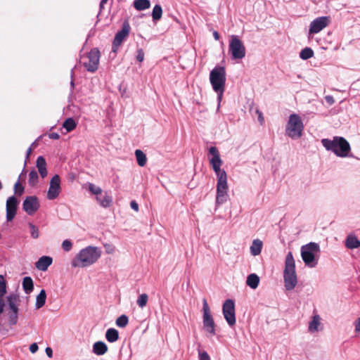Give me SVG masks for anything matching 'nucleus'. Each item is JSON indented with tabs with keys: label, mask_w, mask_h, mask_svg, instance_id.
<instances>
[{
	"label": "nucleus",
	"mask_w": 360,
	"mask_h": 360,
	"mask_svg": "<svg viewBox=\"0 0 360 360\" xmlns=\"http://www.w3.org/2000/svg\"><path fill=\"white\" fill-rule=\"evenodd\" d=\"M210 165L214 171L217 178V195L216 205L219 206L226 202L228 195L227 175L224 169H221L222 165L221 159H210Z\"/></svg>",
	"instance_id": "f257e3e1"
},
{
	"label": "nucleus",
	"mask_w": 360,
	"mask_h": 360,
	"mask_svg": "<svg viewBox=\"0 0 360 360\" xmlns=\"http://www.w3.org/2000/svg\"><path fill=\"white\" fill-rule=\"evenodd\" d=\"M101 256L100 248L94 246H87L82 249L72 259V267L84 268L96 263Z\"/></svg>",
	"instance_id": "f03ea898"
},
{
	"label": "nucleus",
	"mask_w": 360,
	"mask_h": 360,
	"mask_svg": "<svg viewBox=\"0 0 360 360\" xmlns=\"http://www.w3.org/2000/svg\"><path fill=\"white\" fill-rule=\"evenodd\" d=\"M321 143L327 150L333 151L337 156L341 158H355L350 154V145L349 142L343 137L334 136L333 140L323 139L321 140Z\"/></svg>",
	"instance_id": "7ed1b4c3"
},
{
	"label": "nucleus",
	"mask_w": 360,
	"mask_h": 360,
	"mask_svg": "<svg viewBox=\"0 0 360 360\" xmlns=\"http://www.w3.org/2000/svg\"><path fill=\"white\" fill-rule=\"evenodd\" d=\"M283 280L285 288L288 291L293 290L297 284L295 262L291 252H288L285 257Z\"/></svg>",
	"instance_id": "20e7f679"
},
{
	"label": "nucleus",
	"mask_w": 360,
	"mask_h": 360,
	"mask_svg": "<svg viewBox=\"0 0 360 360\" xmlns=\"http://www.w3.org/2000/svg\"><path fill=\"white\" fill-rule=\"evenodd\" d=\"M320 247L316 243L310 242L301 247V257L306 266L314 268L318 264L319 257L316 255L319 253Z\"/></svg>",
	"instance_id": "39448f33"
},
{
	"label": "nucleus",
	"mask_w": 360,
	"mask_h": 360,
	"mask_svg": "<svg viewBox=\"0 0 360 360\" xmlns=\"http://www.w3.org/2000/svg\"><path fill=\"white\" fill-rule=\"evenodd\" d=\"M304 125L300 117L297 114H292L286 126V134L292 139H298L302 136Z\"/></svg>",
	"instance_id": "423d86ee"
},
{
	"label": "nucleus",
	"mask_w": 360,
	"mask_h": 360,
	"mask_svg": "<svg viewBox=\"0 0 360 360\" xmlns=\"http://www.w3.org/2000/svg\"><path fill=\"white\" fill-rule=\"evenodd\" d=\"M210 81L214 91H221L225 88L226 71L221 66H216L210 73Z\"/></svg>",
	"instance_id": "0eeeda50"
},
{
	"label": "nucleus",
	"mask_w": 360,
	"mask_h": 360,
	"mask_svg": "<svg viewBox=\"0 0 360 360\" xmlns=\"http://www.w3.org/2000/svg\"><path fill=\"white\" fill-rule=\"evenodd\" d=\"M229 51L233 60H240L245 56L246 49L243 42L236 35H231Z\"/></svg>",
	"instance_id": "6e6552de"
},
{
	"label": "nucleus",
	"mask_w": 360,
	"mask_h": 360,
	"mask_svg": "<svg viewBox=\"0 0 360 360\" xmlns=\"http://www.w3.org/2000/svg\"><path fill=\"white\" fill-rule=\"evenodd\" d=\"M202 311H203V327L205 330L212 335H215V323L210 314V307L206 299L202 300Z\"/></svg>",
	"instance_id": "1a4fd4ad"
},
{
	"label": "nucleus",
	"mask_w": 360,
	"mask_h": 360,
	"mask_svg": "<svg viewBox=\"0 0 360 360\" xmlns=\"http://www.w3.org/2000/svg\"><path fill=\"white\" fill-rule=\"evenodd\" d=\"M130 25L127 20L123 22L122 29L118 31L114 38L112 46V51L116 53L122 44V42L127 38L130 32Z\"/></svg>",
	"instance_id": "9d476101"
},
{
	"label": "nucleus",
	"mask_w": 360,
	"mask_h": 360,
	"mask_svg": "<svg viewBox=\"0 0 360 360\" xmlns=\"http://www.w3.org/2000/svg\"><path fill=\"white\" fill-rule=\"evenodd\" d=\"M222 311L226 322L230 326L236 324L235 303L231 299L226 300L222 307Z\"/></svg>",
	"instance_id": "9b49d317"
},
{
	"label": "nucleus",
	"mask_w": 360,
	"mask_h": 360,
	"mask_svg": "<svg viewBox=\"0 0 360 360\" xmlns=\"http://www.w3.org/2000/svg\"><path fill=\"white\" fill-rule=\"evenodd\" d=\"M88 61L84 62V66L87 71L94 72L97 70L99 64L100 51L98 49H92L86 56Z\"/></svg>",
	"instance_id": "f8f14e48"
},
{
	"label": "nucleus",
	"mask_w": 360,
	"mask_h": 360,
	"mask_svg": "<svg viewBox=\"0 0 360 360\" xmlns=\"http://www.w3.org/2000/svg\"><path fill=\"white\" fill-rule=\"evenodd\" d=\"M60 179L58 175H54L49 184V188L47 192V198L49 200H54L57 198L60 193Z\"/></svg>",
	"instance_id": "ddd939ff"
},
{
	"label": "nucleus",
	"mask_w": 360,
	"mask_h": 360,
	"mask_svg": "<svg viewBox=\"0 0 360 360\" xmlns=\"http://www.w3.org/2000/svg\"><path fill=\"white\" fill-rule=\"evenodd\" d=\"M330 22L329 17L322 16L314 20L310 23L309 33L316 34L328 26Z\"/></svg>",
	"instance_id": "4468645a"
},
{
	"label": "nucleus",
	"mask_w": 360,
	"mask_h": 360,
	"mask_svg": "<svg viewBox=\"0 0 360 360\" xmlns=\"http://www.w3.org/2000/svg\"><path fill=\"white\" fill-rule=\"evenodd\" d=\"M39 207V202L36 196H27L22 204L23 210L29 214H34Z\"/></svg>",
	"instance_id": "2eb2a0df"
},
{
	"label": "nucleus",
	"mask_w": 360,
	"mask_h": 360,
	"mask_svg": "<svg viewBox=\"0 0 360 360\" xmlns=\"http://www.w3.org/2000/svg\"><path fill=\"white\" fill-rule=\"evenodd\" d=\"M18 201L15 196L9 197L6 200V220L11 221L17 212Z\"/></svg>",
	"instance_id": "dca6fc26"
},
{
	"label": "nucleus",
	"mask_w": 360,
	"mask_h": 360,
	"mask_svg": "<svg viewBox=\"0 0 360 360\" xmlns=\"http://www.w3.org/2000/svg\"><path fill=\"white\" fill-rule=\"evenodd\" d=\"M53 259L49 256H42L35 263V266L38 270L45 271L52 264Z\"/></svg>",
	"instance_id": "f3484780"
},
{
	"label": "nucleus",
	"mask_w": 360,
	"mask_h": 360,
	"mask_svg": "<svg viewBox=\"0 0 360 360\" xmlns=\"http://www.w3.org/2000/svg\"><path fill=\"white\" fill-rule=\"evenodd\" d=\"M321 319L319 314H314L311 317V321L309 323L308 330L310 333L319 331V327L321 326Z\"/></svg>",
	"instance_id": "a211bd4d"
},
{
	"label": "nucleus",
	"mask_w": 360,
	"mask_h": 360,
	"mask_svg": "<svg viewBox=\"0 0 360 360\" xmlns=\"http://www.w3.org/2000/svg\"><path fill=\"white\" fill-rule=\"evenodd\" d=\"M96 199L98 204L105 208L110 207L112 202V197L107 192L102 193L101 195L96 197Z\"/></svg>",
	"instance_id": "6ab92c4d"
},
{
	"label": "nucleus",
	"mask_w": 360,
	"mask_h": 360,
	"mask_svg": "<svg viewBox=\"0 0 360 360\" xmlns=\"http://www.w3.org/2000/svg\"><path fill=\"white\" fill-rule=\"evenodd\" d=\"M345 245L347 249L352 250L360 247V240L354 235L347 236Z\"/></svg>",
	"instance_id": "aec40b11"
},
{
	"label": "nucleus",
	"mask_w": 360,
	"mask_h": 360,
	"mask_svg": "<svg viewBox=\"0 0 360 360\" xmlns=\"http://www.w3.org/2000/svg\"><path fill=\"white\" fill-rule=\"evenodd\" d=\"M107 351L108 346L104 342L98 341L93 345V352L98 356L105 354Z\"/></svg>",
	"instance_id": "412c9836"
},
{
	"label": "nucleus",
	"mask_w": 360,
	"mask_h": 360,
	"mask_svg": "<svg viewBox=\"0 0 360 360\" xmlns=\"http://www.w3.org/2000/svg\"><path fill=\"white\" fill-rule=\"evenodd\" d=\"M6 300L8 304L10 311L18 313V307L16 304V302L18 300V296L15 294L9 295L6 297Z\"/></svg>",
	"instance_id": "4be33fe9"
},
{
	"label": "nucleus",
	"mask_w": 360,
	"mask_h": 360,
	"mask_svg": "<svg viewBox=\"0 0 360 360\" xmlns=\"http://www.w3.org/2000/svg\"><path fill=\"white\" fill-rule=\"evenodd\" d=\"M263 247V243L259 239H255L250 246V253L253 256L259 255Z\"/></svg>",
	"instance_id": "5701e85b"
},
{
	"label": "nucleus",
	"mask_w": 360,
	"mask_h": 360,
	"mask_svg": "<svg viewBox=\"0 0 360 360\" xmlns=\"http://www.w3.org/2000/svg\"><path fill=\"white\" fill-rule=\"evenodd\" d=\"M259 281V277L256 274H250L247 277L246 285L255 290L258 287Z\"/></svg>",
	"instance_id": "b1692460"
},
{
	"label": "nucleus",
	"mask_w": 360,
	"mask_h": 360,
	"mask_svg": "<svg viewBox=\"0 0 360 360\" xmlns=\"http://www.w3.org/2000/svg\"><path fill=\"white\" fill-rule=\"evenodd\" d=\"M105 338L109 342H115L119 339L118 330L110 328L106 330Z\"/></svg>",
	"instance_id": "393cba45"
},
{
	"label": "nucleus",
	"mask_w": 360,
	"mask_h": 360,
	"mask_svg": "<svg viewBox=\"0 0 360 360\" xmlns=\"http://www.w3.org/2000/svg\"><path fill=\"white\" fill-rule=\"evenodd\" d=\"M22 288L26 294H30L33 291L34 284L31 277L26 276L23 278Z\"/></svg>",
	"instance_id": "a878e982"
},
{
	"label": "nucleus",
	"mask_w": 360,
	"mask_h": 360,
	"mask_svg": "<svg viewBox=\"0 0 360 360\" xmlns=\"http://www.w3.org/2000/svg\"><path fill=\"white\" fill-rule=\"evenodd\" d=\"M133 6L137 11H141L149 8L150 2L149 0H134Z\"/></svg>",
	"instance_id": "bb28decb"
},
{
	"label": "nucleus",
	"mask_w": 360,
	"mask_h": 360,
	"mask_svg": "<svg viewBox=\"0 0 360 360\" xmlns=\"http://www.w3.org/2000/svg\"><path fill=\"white\" fill-rule=\"evenodd\" d=\"M46 159H37V167L42 178L47 175Z\"/></svg>",
	"instance_id": "cd10ccee"
},
{
	"label": "nucleus",
	"mask_w": 360,
	"mask_h": 360,
	"mask_svg": "<svg viewBox=\"0 0 360 360\" xmlns=\"http://www.w3.org/2000/svg\"><path fill=\"white\" fill-rule=\"evenodd\" d=\"M46 299V291L44 289H42V290H41L39 294L37 296L36 303H35L36 308L37 309L41 308L45 304Z\"/></svg>",
	"instance_id": "c85d7f7f"
},
{
	"label": "nucleus",
	"mask_w": 360,
	"mask_h": 360,
	"mask_svg": "<svg viewBox=\"0 0 360 360\" xmlns=\"http://www.w3.org/2000/svg\"><path fill=\"white\" fill-rule=\"evenodd\" d=\"M162 9L160 5L156 4L153 9L152 17L154 21L159 20L162 18Z\"/></svg>",
	"instance_id": "c756f323"
},
{
	"label": "nucleus",
	"mask_w": 360,
	"mask_h": 360,
	"mask_svg": "<svg viewBox=\"0 0 360 360\" xmlns=\"http://www.w3.org/2000/svg\"><path fill=\"white\" fill-rule=\"evenodd\" d=\"M76 126L77 124L73 118L71 117L66 119L63 124V127L66 129L68 132L72 131L76 127Z\"/></svg>",
	"instance_id": "7c9ffc66"
},
{
	"label": "nucleus",
	"mask_w": 360,
	"mask_h": 360,
	"mask_svg": "<svg viewBox=\"0 0 360 360\" xmlns=\"http://www.w3.org/2000/svg\"><path fill=\"white\" fill-rule=\"evenodd\" d=\"M86 186H87V188L88 190L94 195H96V197H97L98 195H101L102 194L103 191L101 189V188H100L99 186H97L96 185H94V184L92 183H88L86 184Z\"/></svg>",
	"instance_id": "2f4dec72"
},
{
	"label": "nucleus",
	"mask_w": 360,
	"mask_h": 360,
	"mask_svg": "<svg viewBox=\"0 0 360 360\" xmlns=\"http://www.w3.org/2000/svg\"><path fill=\"white\" fill-rule=\"evenodd\" d=\"M314 56L313 50L309 47L303 49L300 53V57L302 60H307Z\"/></svg>",
	"instance_id": "473e14b6"
},
{
	"label": "nucleus",
	"mask_w": 360,
	"mask_h": 360,
	"mask_svg": "<svg viewBox=\"0 0 360 360\" xmlns=\"http://www.w3.org/2000/svg\"><path fill=\"white\" fill-rule=\"evenodd\" d=\"M129 323V319L128 316L122 314L120 316H119L115 321L116 325L120 328H124L127 326Z\"/></svg>",
	"instance_id": "72a5a7b5"
},
{
	"label": "nucleus",
	"mask_w": 360,
	"mask_h": 360,
	"mask_svg": "<svg viewBox=\"0 0 360 360\" xmlns=\"http://www.w3.org/2000/svg\"><path fill=\"white\" fill-rule=\"evenodd\" d=\"M29 184L31 186H35L38 182V174L36 170H32L29 174Z\"/></svg>",
	"instance_id": "f704fd0d"
},
{
	"label": "nucleus",
	"mask_w": 360,
	"mask_h": 360,
	"mask_svg": "<svg viewBox=\"0 0 360 360\" xmlns=\"http://www.w3.org/2000/svg\"><path fill=\"white\" fill-rule=\"evenodd\" d=\"M148 300V296L147 294H146V293L141 294L139 296V297L137 299V301H136L137 304L139 305V307L143 308L146 306Z\"/></svg>",
	"instance_id": "c9c22d12"
},
{
	"label": "nucleus",
	"mask_w": 360,
	"mask_h": 360,
	"mask_svg": "<svg viewBox=\"0 0 360 360\" xmlns=\"http://www.w3.org/2000/svg\"><path fill=\"white\" fill-rule=\"evenodd\" d=\"M28 226L30 227V234H31V236L36 239L39 237V229L37 226H35L34 224L32 223H29L28 224Z\"/></svg>",
	"instance_id": "e433bc0d"
},
{
	"label": "nucleus",
	"mask_w": 360,
	"mask_h": 360,
	"mask_svg": "<svg viewBox=\"0 0 360 360\" xmlns=\"http://www.w3.org/2000/svg\"><path fill=\"white\" fill-rule=\"evenodd\" d=\"M6 293V283L3 276L0 275V297H4Z\"/></svg>",
	"instance_id": "4c0bfd02"
},
{
	"label": "nucleus",
	"mask_w": 360,
	"mask_h": 360,
	"mask_svg": "<svg viewBox=\"0 0 360 360\" xmlns=\"http://www.w3.org/2000/svg\"><path fill=\"white\" fill-rule=\"evenodd\" d=\"M18 315L17 312L8 313V323L11 326L15 325L18 322Z\"/></svg>",
	"instance_id": "58836bf2"
},
{
	"label": "nucleus",
	"mask_w": 360,
	"mask_h": 360,
	"mask_svg": "<svg viewBox=\"0 0 360 360\" xmlns=\"http://www.w3.org/2000/svg\"><path fill=\"white\" fill-rule=\"evenodd\" d=\"M72 243L70 240H65L62 243V248L66 252H69L72 249Z\"/></svg>",
	"instance_id": "ea45409f"
},
{
	"label": "nucleus",
	"mask_w": 360,
	"mask_h": 360,
	"mask_svg": "<svg viewBox=\"0 0 360 360\" xmlns=\"http://www.w3.org/2000/svg\"><path fill=\"white\" fill-rule=\"evenodd\" d=\"M14 190L15 193L21 195L24 192V187L20 185V183L18 181L14 185Z\"/></svg>",
	"instance_id": "a19ab883"
},
{
	"label": "nucleus",
	"mask_w": 360,
	"mask_h": 360,
	"mask_svg": "<svg viewBox=\"0 0 360 360\" xmlns=\"http://www.w3.org/2000/svg\"><path fill=\"white\" fill-rule=\"evenodd\" d=\"M209 153L212 156V158H219V152L216 147H210L209 149Z\"/></svg>",
	"instance_id": "79ce46f5"
},
{
	"label": "nucleus",
	"mask_w": 360,
	"mask_h": 360,
	"mask_svg": "<svg viewBox=\"0 0 360 360\" xmlns=\"http://www.w3.org/2000/svg\"><path fill=\"white\" fill-rule=\"evenodd\" d=\"M144 59V52L142 49L137 50L136 60L139 62H142Z\"/></svg>",
	"instance_id": "37998d69"
},
{
	"label": "nucleus",
	"mask_w": 360,
	"mask_h": 360,
	"mask_svg": "<svg viewBox=\"0 0 360 360\" xmlns=\"http://www.w3.org/2000/svg\"><path fill=\"white\" fill-rule=\"evenodd\" d=\"M199 360H210L207 352H199Z\"/></svg>",
	"instance_id": "c03bdc74"
},
{
	"label": "nucleus",
	"mask_w": 360,
	"mask_h": 360,
	"mask_svg": "<svg viewBox=\"0 0 360 360\" xmlns=\"http://www.w3.org/2000/svg\"><path fill=\"white\" fill-rule=\"evenodd\" d=\"M105 251L108 254H112L115 251V247L110 244H105Z\"/></svg>",
	"instance_id": "a18cd8bd"
},
{
	"label": "nucleus",
	"mask_w": 360,
	"mask_h": 360,
	"mask_svg": "<svg viewBox=\"0 0 360 360\" xmlns=\"http://www.w3.org/2000/svg\"><path fill=\"white\" fill-rule=\"evenodd\" d=\"M325 100L327 102V103H328L330 105H332L335 103L334 98L330 95L326 96Z\"/></svg>",
	"instance_id": "49530a36"
},
{
	"label": "nucleus",
	"mask_w": 360,
	"mask_h": 360,
	"mask_svg": "<svg viewBox=\"0 0 360 360\" xmlns=\"http://www.w3.org/2000/svg\"><path fill=\"white\" fill-rule=\"evenodd\" d=\"M39 347H38V345L37 343H32V345H30V351L31 352V353L34 354L35 352H37V351L38 350Z\"/></svg>",
	"instance_id": "de8ad7c7"
},
{
	"label": "nucleus",
	"mask_w": 360,
	"mask_h": 360,
	"mask_svg": "<svg viewBox=\"0 0 360 360\" xmlns=\"http://www.w3.org/2000/svg\"><path fill=\"white\" fill-rule=\"evenodd\" d=\"M136 158H146V154L141 150L137 149L135 151Z\"/></svg>",
	"instance_id": "09e8293b"
},
{
	"label": "nucleus",
	"mask_w": 360,
	"mask_h": 360,
	"mask_svg": "<svg viewBox=\"0 0 360 360\" xmlns=\"http://www.w3.org/2000/svg\"><path fill=\"white\" fill-rule=\"evenodd\" d=\"M225 88H222L221 91H214L217 94V100L221 101Z\"/></svg>",
	"instance_id": "8fccbe9b"
},
{
	"label": "nucleus",
	"mask_w": 360,
	"mask_h": 360,
	"mask_svg": "<svg viewBox=\"0 0 360 360\" xmlns=\"http://www.w3.org/2000/svg\"><path fill=\"white\" fill-rule=\"evenodd\" d=\"M130 206H131V209H133L134 210H135L136 212L139 210V205L136 201L132 200L130 202Z\"/></svg>",
	"instance_id": "3c124183"
},
{
	"label": "nucleus",
	"mask_w": 360,
	"mask_h": 360,
	"mask_svg": "<svg viewBox=\"0 0 360 360\" xmlns=\"http://www.w3.org/2000/svg\"><path fill=\"white\" fill-rule=\"evenodd\" d=\"M2 297H0V314L3 313L5 307V303Z\"/></svg>",
	"instance_id": "603ef678"
},
{
	"label": "nucleus",
	"mask_w": 360,
	"mask_h": 360,
	"mask_svg": "<svg viewBox=\"0 0 360 360\" xmlns=\"http://www.w3.org/2000/svg\"><path fill=\"white\" fill-rule=\"evenodd\" d=\"M49 136L50 139H55V140L58 139L59 137H60L59 134L58 133H56V132L50 133L49 134Z\"/></svg>",
	"instance_id": "864d4df0"
},
{
	"label": "nucleus",
	"mask_w": 360,
	"mask_h": 360,
	"mask_svg": "<svg viewBox=\"0 0 360 360\" xmlns=\"http://www.w3.org/2000/svg\"><path fill=\"white\" fill-rule=\"evenodd\" d=\"M355 332L356 333H359L360 332V317L358 318V319L356 321Z\"/></svg>",
	"instance_id": "5fc2aeb1"
},
{
	"label": "nucleus",
	"mask_w": 360,
	"mask_h": 360,
	"mask_svg": "<svg viewBox=\"0 0 360 360\" xmlns=\"http://www.w3.org/2000/svg\"><path fill=\"white\" fill-rule=\"evenodd\" d=\"M45 352H46V355L49 358H51L53 356V350L51 347H46L45 349Z\"/></svg>",
	"instance_id": "6e6d98bb"
},
{
	"label": "nucleus",
	"mask_w": 360,
	"mask_h": 360,
	"mask_svg": "<svg viewBox=\"0 0 360 360\" xmlns=\"http://www.w3.org/2000/svg\"><path fill=\"white\" fill-rule=\"evenodd\" d=\"M136 160H137L139 165L141 167H143L146 164L148 159H136Z\"/></svg>",
	"instance_id": "4d7b16f0"
},
{
	"label": "nucleus",
	"mask_w": 360,
	"mask_h": 360,
	"mask_svg": "<svg viewBox=\"0 0 360 360\" xmlns=\"http://www.w3.org/2000/svg\"><path fill=\"white\" fill-rule=\"evenodd\" d=\"M74 69H75V68H72V69L71 70V78H72V79H71V82H70V86H71V88H72V89H73V88H74V86H75V82H74V80H73Z\"/></svg>",
	"instance_id": "13d9d810"
},
{
	"label": "nucleus",
	"mask_w": 360,
	"mask_h": 360,
	"mask_svg": "<svg viewBox=\"0 0 360 360\" xmlns=\"http://www.w3.org/2000/svg\"><path fill=\"white\" fill-rule=\"evenodd\" d=\"M258 120L259 121L260 124H262L264 122V117L262 115V112H259L258 115Z\"/></svg>",
	"instance_id": "bf43d9fd"
},
{
	"label": "nucleus",
	"mask_w": 360,
	"mask_h": 360,
	"mask_svg": "<svg viewBox=\"0 0 360 360\" xmlns=\"http://www.w3.org/2000/svg\"><path fill=\"white\" fill-rule=\"evenodd\" d=\"M213 37L214 38L215 40H219V34L217 32V31H214L213 32Z\"/></svg>",
	"instance_id": "052dcab7"
},
{
	"label": "nucleus",
	"mask_w": 360,
	"mask_h": 360,
	"mask_svg": "<svg viewBox=\"0 0 360 360\" xmlns=\"http://www.w3.org/2000/svg\"><path fill=\"white\" fill-rule=\"evenodd\" d=\"M31 152H32V148L30 147L27 151H26V155H25V158H30V155H31Z\"/></svg>",
	"instance_id": "680f3d73"
},
{
	"label": "nucleus",
	"mask_w": 360,
	"mask_h": 360,
	"mask_svg": "<svg viewBox=\"0 0 360 360\" xmlns=\"http://www.w3.org/2000/svg\"><path fill=\"white\" fill-rule=\"evenodd\" d=\"M107 1H108V0H101V3H100V7H101V8H103V5H104L105 4H106V3H107Z\"/></svg>",
	"instance_id": "e2e57ef3"
},
{
	"label": "nucleus",
	"mask_w": 360,
	"mask_h": 360,
	"mask_svg": "<svg viewBox=\"0 0 360 360\" xmlns=\"http://www.w3.org/2000/svg\"><path fill=\"white\" fill-rule=\"evenodd\" d=\"M259 112H262L259 110L257 109L256 110V113L259 115Z\"/></svg>",
	"instance_id": "0e129e2a"
},
{
	"label": "nucleus",
	"mask_w": 360,
	"mask_h": 360,
	"mask_svg": "<svg viewBox=\"0 0 360 360\" xmlns=\"http://www.w3.org/2000/svg\"><path fill=\"white\" fill-rule=\"evenodd\" d=\"M2 187H3L2 184H1V182L0 181V190H1V189H2Z\"/></svg>",
	"instance_id": "69168bd1"
}]
</instances>
